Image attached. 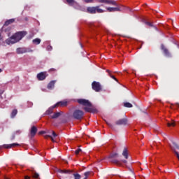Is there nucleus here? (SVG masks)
Here are the masks:
<instances>
[{"label":"nucleus","mask_w":179,"mask_h":179,"mask_svg":"<svg viewBox=\"0 0 179 179\" xmlns=\"http://www.w3.org/2000/svg\"><path fill=\"white\" fill-rule=\"evenodd\" d=\"M83 109L87 113H91L94 114L98 113V110L96 108H91V106H85Z\"/></svg>","instance_id":"9d476101"},{"label":"nucleus","mask_w":179,"mask_h":179,"mask_svg":"<svg viewBox=\"0 0 179 179\" xmlns=\"http://www.w3.org/2000/svg\"><path fill=\"white\" fill-rule=\"evenodd\" d=\"M15 135L14 136H13V137H12V138H11V140H13V139H15Z\"/></svg>","instance_id":"de8ad7c7"},{"label":"nucleus","mask_w":179,"mask_h":179,"mask_svg":"<svg viewBox=\"0 0 179 179\" xmlns=\"http://www.w3.org/2000/svg\"><path fill=\"white\" fill-rule=\"evenodd\" d=\"M106 72L108 73L109 76L113 78V80H115V81L118 82V80H117V78H115V76H112L111 73L112 71H110V70H106Z\"/></svg>","instance_id":"393cba45"},{"label":"nucleus","mask_w":179,"mask_h":179,"mask_svg":"<svg viewBox=\"0 0 179 179\" xmlns=\"http://www.w3.org/2000/svg\"><path fill=\"white\" fill-rule=\"evenodd\" d=\"M81 151H82V150L78 148L77 150H76L75 153H76V155H78Z\"/></svg>","instance_id":"f704fd0d"},{"label":"nucleus","mask_w":179,"mask_h":179,"mask_svg":"<svg viewBox=\"0 0 179 179\" xmlns=\"http://www.w3.org/2000/svg\"><path fill=\"white\" fill-rule=\"evenodd\" d=\"M52 133L54 138L57 136V134L55 131H52Z\"/></svg>","instance_id":"a19ab883"},{"label":"nucleus","mask_w":179,"mask_h":179,"mask_svg":"<svg viewBox=\"0 0 179 179\" xmlns=\"http://www.w3.org/2000/svg\"><path fill=\"white\" fill-rule=\"evenodd\" d=\"M123 163L126 164L127 162L126 160L122 161Z\"/></svg>","instance_id":"49530a36"},{"label":"nucleus","mask_w":179,"mask_h":179,"mask_svg":"<svg viewBox=\"0 0 179 179\" xmlns=\"http://www.w3.org/2000/svg\"><path fill=\"white\" fill-rule=\"evenodd\" d=\"M47 132L44 131H41L38 133V134L40 135H42V134H46Z\"/></svg>","instance_id":"79ce46f5"},{"label":"nucleus","mask_w":179,"mask_h":179,"mask_svg":"<svg viewBox=\"0 0 179 179\" xmlns=\"http://www.w3.org/2000/svg\"><path fill=\"white\" fill-rule=\"evenodd\" d=\"M41 39L38 38H36L35 39L33 40V43L36 44V45H39L41 43Z\"/></svg>","instance_id":"a878e982"},{"label":"nucleus","mask_w":179,"mask_h":179,"mask_svg":"<svg viewBox=\"0 0 179 179\" xmlns=\"http://www.w3.org/2000/svg\"><path fill=\"white\" fill-rule=\"evenodd\" d=\"M56 105H53V106H50V108L46 111V115H50L53 113V110L56 108Z\"/></svg>","instance_id":"a211bd4d"},{"label":"nucleus","mask_w":179,"mask_h":179,"mask_svg":"<svg viewBox=\"0 0 179 179\" xmlns=\"http://www.w3.org/2000/svg\"><path fill=\"white\" fill-rule=\"evenodd\" d=\"M176 105L178 106V107L179 108V103H176Z\"/></svg>","instance_id":"8fccbe9b"},{"label":"nucleus","mask_w":179,"mask_h":179,"mask_svg":"<svg viewBox=\"0 0 179 179\" xmlns=\"http://www.w3.org/2000/svg\"><path fill=\"white\" fill-rule=\"evenodd\" d=\"M58 172L60 173L71 174L72 173V171L59 169V170H58Z\"/></svg>","instance_id":"4be33fe9"},{"label":"nucleus","mask_w":179,"mask_h":179,"mask_svg":"<svg viewBox=\"0 0 179 179\" xmlns=\"http://www.w3.org/2000/svg\"><path fill=\"white\" fill-rule=\"evenodd\" d=\"M18 145H19V144H17V143H13V144H11V145H3V148H6V149H9V148H12L13 147L18 146Z\"/></svg>","instance_id":"aec40b11"},{"label":"nucleus","mask_w":179,"mask_h":179,"mask_svg":"<svg viewBox=\"0 0 179 179\" xmlns=\"http://www.w3.org/2000/svg\"><path fill=\"white\" fill-rule=\"evenodd\" d=\"M106 123L110 127V128H113V126L112 125V124H110V122L106 121Z\"/></svg>","instance_id":"e433bc0d"},{"label":"nucleus","mask_w":179,"mask_h":179,"mask_svg":"<svg viewBox=\"0 0 179 179\" xmlns=\"http://www.w3.org/2000/svg\"><path fill=\"white\" fill-rule=\"evenodd\" d=\"M2 72V70L0 69V73Z\"/></svg>","instance_id":"3c124183"},{"label":"nucleus","mask_w":179,"mask_h":179,"mask_svg":"<svg viewBox=\"0 0 179 179\" xmlns=\"http://www.w3.org/2000/svg\"><path fill=\"white\" fill-rule=\"evenodd\" d=\"M166 125H168V127H175L176 122L174 121H172L171 122H168V124H166Z\"/></svg>","instance_id":"cd10ccee"},{"label":"nucleus","mask_w":179,"mask_h":179,"mask_svg":"<svg viewBox=\"0 0 179 179\" xmlns=\"http://www.w3.org/2000/svg\"><path fill=\"white\" fill-rule=\"evenodd\" d=\"M145 24H146L147 25H148V26L151 27H153V24H152V22H145Z\"/></svg>","instance_id":"72a5a7b5"},{"label":"nucleus","mask_w":179,"mask_h":179,"mask_svg":"<svg viewBox=\"0 0 179 179\" xmlns=\"http://www.w3.org/2000/svg\"><path fill=\"white\" fill-rule=\"evenodd\" d=\"M48 76V74H47V73H45L43 71H41V73H38V74H37V79L39 81H43L45 80V79Z\"/></svg>","instance_id":"0eeeda50"},{"label":"nucleus","mask_w":179,"mask_h":179,"mask_svg":"<svg viewBox=\"0 0 179 179\" xmlns=\"http://www.w3.org/2000/svg\"><path fill=\"white\" fill-rule=\"evenodd\" d=\"M85 3H93L94 1L93 0H85Z\"/></svg>","instance_id":"c9c22d12"},{"label":"nucleus","mask_w":179,"mask_h":179,"mask_svg":"<svg viewBox=\"0 0 179 179\" xmlns=\"http://www.w3.org/2000/svg\"><path fill=\"white\" fill-rule=\"evenodd\" d=\"M5 179H9L8 178H5Z\"/></svg>","instance_id":"864d4df0"},{"label":"nucleus","mask_w":179,"mask_h":179,"mask_svg":"<svg viewBox=\"0 0 179 179\" xmlns=\"http://www.w3.org/2000/svg\"><path fill=\"white\" fill-rule=\"evenodd\" d=\"M55 106H56V107L59 106L62 107H66L68 106V102L67 101H60L59 102H57V103H55Z\"/></svg>","instance_id":"4468645a"},{"label":"nucleus","mask_w":179,"mask_h":179,"mask_svg":"<svg viewBox=\"0 0 179 179\" xmlns=\"http://www.w3.org/2000/svg\"><path fill=\"white\" fill-rule=\"evenodd\" d=\"M47 49L48 50H52V47L51 45H48Z\"/></svg>","instance_id":"ea45409f"},{"label":"nucleus","mask_w":179,"mask_h":179,"mask_svg":"<svg viewBox=\"0 0 179 179\" xmlns=\"http://www.w3.org/2000/svg\"><path fill=\"white\" fill-rule=\"evenodd\" d=\"M56 82H57V80H52V81H50L49 84H48L47 88L50 90H53Z\"/></svg>","instance_id":"ddd939ff"},{"label":"nucleus","mask_w":179,"mask_h":179,"mask_svg":"<svg viewBox=\"0 0 179 179\" xmlns=\"http://www.w3.org/2000/svg\"><path fill=\"white\" fill-rule=\"evenodd\" d=\"M99 3L118 6V3L115 1L113 0H99Z\"/></svg>","instance_id":"6e6552de"},{"label":"nucleus","mask_w":179,"mask_h":179,"mask_svg":"<svg viewBox=\"0 0 179 179\" xmlns=\"http://www.w3.org/2000/svg\"><path fill=\"white\" fill-rule=\"evenodd\" d=\"M47 133H48V134H50V131H48Z\"/></svg>","instance_id":"603ef678"},{"label":"nucleus","mask_w":179,"mask_h":179,"mask_svg":"<svg viewBox=\"0 0 179 179\" xmlns=\"http://www.w3.org/2000/svg\"><path fill=\"white\" fill-rule=\"evenodd\" d=\"M101 6H103V4H101Z\"/></svg>","instance_id":"5fc2aeb1"},{"label":"nucleus","mask_w":179,"mask_h":179,"mask_svg":"<svg viewBox=\"0 0 179 179\" xmlns=\"http://www.w3.org/2000/svg\"><path fill=\"white\" fill-rule=\"evenodd\" d=\"M66 2L70 5V6H73L76 3L75 0H66Z\"/></svg>","instance_id":"bb28decb"},{"label":"nucleus","mask_w":179,"mask_h":179,"mask_svg":"<svg viewBox=\"0 0 179 179\" xmlns=\"http://www.w3.org/2000/svg\"><path fill=\"white\" fill-rule=\"evenodd\" d=\"M27 35V31H21L14 34L12 36L6 40V43L8 45H13L22 39Z\"/></svg>","instance_id":"f257e3e1"},{"label":"nucleus","mask_w":179,"mask_h":179,"mask_svg":"<svg viewBox=\"0 0 179 179\" xmlns=\"http://www.w3.org/2000/svg\"><path fill=\"white\" fill-rule=\"evenodd\" d=\"M174 153H175V155H176V157H177V159H178V161H179V153H178V152H176V151H175Z\"/></svg>","instance_id":"4c0bfd02"},{"label":"nucleus","mask_w":179,"mask_h":179,"mask_svg":"<svg viewBox=\"0 0 179 179\" xmlns=\"http://www.w3.org/2000/svg\"><path fill=\"white\" fill-rule=\"evenodd\" d=\"M34 178H36V179H40L39 178V175L37 173H35L34 174V176H33Z\"/></svg>","instance_id":"2f4dec72"},{"label":"nucleus","mask_w":179,"mask_h":179,"mask_svg":"<svg viewBox=\"0 0 179 179\" xmlns=\"http://www.w3.org/2000/svg\"><path fill=\"white\" fill-rule=\"evenodd\" d=\"M0 37H1V34H0Z\"/></svg>","instance_id":"6e6d98bb"},{"label":"nucleus","mask_w":179,"mask_h":179,"mask_svg":"<svg viewBox=\"0 0 179 179\" xmlns=\"http://www.w3.org/2000/svg\"><path fill=\"white\" fill-rule=\"evenodd\" d=\"M3 93V91H0V94H2Z\"/></svg>","instance_id":"09e8293b"},{"label":"nucleus","mask_w":179,"mask_h":179,"mask_svg":"<svg viewBox=\"0 0 179 179\" xmlns=\"http://www.w3.org/2000/svg\"><path fill=\"white\" fill-rule=\"evenodd\" d=\"M161 50H162L165 57H171V53H170L169 49L163 43L161 45Z\"/></svg>","instance_id":"423d86ee"},{"label":"nucleus","mask_w":179,"mask_h":179,"mask_svg":"<svg viewBox=\"0 0 179 179\" xmlns=\"http://www.w3.org/2000/svg\"><path fill=\"white\" fill-rule=\"evenodd\" d=\"M17 113V110H13L12 113H11V117L14 118L16 116Z\"/></svg>","instance_id":"c85d7f7f"},{"label":"nucleus","mask_w":179,"mask_h":179,"mask_svg":"<svg viewBox=\"0 0 179 179\" xmlns=\"http://www.w3.org/2000/svg\"><path fill=\"white\" fill-rule=\"evenodd\" d=\"M78 103L83 106L85 107H92V104L91 103V102H90V101H88V99H78Z\"/></svg>","instance_id":"39448f33"},{"label":"nucleus","mask_w":179,"mask_h":179,"mask_svg":"<svg viewBox=\"0 0 179 179\" xmlns=\"http://www.w3.org/2000/svg\"><path fill=\"white\" fill-rule=\"evenodd\" d=\"M27 50L24 48H17V54H24L27 53Z\"/></svg>","instance_id":"2eb2a0df"},{"label":"nucleus","mask_w":179,"mask_h":179,"mask_svg":"<svg viewBox=\"0 0 179 179\" xmlns=\"http://www.w3.org/2000/svg\"><path fill=\"white\" fill-rule=\"evenodd\" d=\"M119 157V155L117 153L111 154L109 157V161L113 164H119L120 162L116 159Z\"/></svg>","instance_id":"20e7f679"},{"label":"nucleus","mask_w":179,"mask_h":179,"mask_svg":"<svg viewBox=\"0 0 179 179\" xmlns=\"http://www.w3.org/2000/svg\"><path fill=\"white\" fill-rule=\"evenodd\" d=\"M130 175H131V176H134V173L131 171V173H130Z\"/></svg>","instance_id":"a18cd8bd"},{"label":"nucleus","mask_w":179,"mask_h":179,"mask_svg":"<svg viewBox=\"0 0 179 179\" xmlns=\"http://www.w3.org/2000/svg\"><path fill=\"white\" fill-rule=\"evenodd\" d=\"M21 134V131L18 130L15 133V135H17V134Z\"/></svg>","instance_id":"37998d69"},{"label":"nucleus","mask_w":179,"mask_h":179,"mask_svg":"<svg viewBox=\"0 0 179 179\" xmlns=\"http://www.w3.org/2000/svg\"><path fill=\"white\" fill-rule=\"evenodd\" d=\"M15 22V18H12V19H9V20H7L6 22H5V24H4V27L5 26H8L13 23Z\"/></svg>","instance_id":"f3484780"},{"label":"nucleus","mask_w":179,"mask_h":179,"mask_svg":"<svg viewBox=\"0 0 179 179\" xmlns=\"http://www.w3.org/2000/svg\"><path fill=\"white\" fill-rule=\"evenodd\" d=\"M73 176H74V179H81V176L78 173H74Z\"/></svg>","instance_id":"c756f323"},{"label":"nucleus","mask_w":179,"mask_h":179,"mask_svg":"<svg viewBox=\"0 0 179 179\" xmlns=\"http://www.w3.org/2000/svg\"><path fill=\"white\" fill-rule=\"evenodd\" d=\"M30 178H31V177L27 176L24 177V179H30Z\"/></svg>","instance_id":"c03bdc74"},{"label":"nucleus","mask_w":179,"mask_h":179,"mask_svg":"<svg viewBox=\"0 0 179 179\" xmlns=\"http://www.w3.org/2000/svg\"><path fill=\"white\" fill-rule=\"evenodd\" d=\"M37 131H38V129L35 126L32 127L31 129V131H30L31 136L32 137H34L36 134V132H37Z\"/></svg>","instance_id":"dca6fc26"},{"label":"nucleus","mask_w":179,"mask_h":179,"mask_svg":"<svg viewBox=\"0 0 179 179\" xmlns=\"http://www.w3.org/2000/svg\"><path fill=\"white\" fill-rule=\"evenodd\" d=\"M128 123V120L127 118H123L117 120L115 124L117 126H126Z\"/></svg>","instance_id":"1a4fd4ad"},{"label":"nucleus","mask_w":179,"mask_h":179,"mask_svg":"<svg viewBox=\"0 0 179 179\" xmlns=\"http://www.w3.org/2000/svg\"><path fill=\"white\" fill-rule=\"evenodd\" d=\"M62 113L61 112L55 113L52 116H51L52 119H57L61 116Z\"/></svg>","instance_id":"5701e85b"},{"label":"nucleus","mask_w":179,"mask_h":179,"mask_svg":"<svg viewBox=\"0 0 179 179\" xmlns=\"http://www.w3.org/2000/svg\"><path fill=\"white\" fill-rule=\"evenodd\" d=\"M92 90H94L96 92H99L102 90V87L100 84V83H98L97 81H93L92 84Z\"/></svg>","instance_id":"7ed1b4c3"},{"label":"nucleus","mask_w":179,"mask_h":179,"mask_svg":"<svg viewBox=\"0 0 179 179\" xmlns=\"http://www.w3.org/2000/svg\"><path fill=\"white\" fill-rule=\"evenodd\" d=\"M123 106L127 108H131L133 107L132 103H130L129 102H124V103H123Z\"/></svg>","instance_id":"b1692460"},{"label":"nucleus","mask_w":179,"mask_h":179,"mask_svg":"<svg viewBox=\"0 0 179 179\" xmlns=\"http://www.w3.org/2000/svg\"><path fill=\"white\" fill-rule=\"evenodd\" d=\"M84 112L80 110H76L73 113V117L77 120H81L84 117Z\"/></svg>","instance_id":"f03ea898"},{"label":"nucleus","mask_w":179,"mask_h":179,"mask_svg":"<svg viewBox=\"0 0 179 179\" xmlns=\"http://www.w3.org/2000/svg\"><path fill=\"white\" fill-rule=\"evenodd\" d=\"M107 10L108 12H115L121 10L120 4H117V7H108Z\"/></svg>","instance_id":"9b49d317"},{"label":"nucleus","mask_w":179,"mask_h":179,"mask_svg":"<svg viewBox=\"0 0 179 179\" xmlns=\"http://www.w3.org/2000/svg\"><path fill=\"white\" fill-rule=\"evenodd\" d=\"M105 12V10L100 8V6H96V13H103Z\"/></svg>","instance_id":"412c9836"},{"label":"nucleus","mask_w":179,"mask_h":179,"mask_svg":"<svg viewBox=\"0 0 179 179\" xmlns=\"http://www.w3.org/2000/svg\"><path fill=\"white\" fill-rule=\"evenodd\" d=\"M55 71H57L56 69H50L49 70V72H55Z\"/></svg>","instance_id":"58836bf2"},{"label":"nucleus","mask_w":179,"mask_h":179,"mask_svg":"<svg viewBox=\"0 0 179 179\" xmlns=\"http://www.w3.org/2000/svg\"><path fill=\"white\" fill-rule=\"evenodd\" d=\"M45 138H50L52 142H55V141L54 140V138H53L52 137V136H50V135H46V136H45Z\"/></svg>","instance_id":"7c9ffc66"},{"label":"nucleus","mask_w":179,"mask_h":179,"mask_svg":"<svg viewBox=\"0 0 179 179\" xmlns=\"http://www.w3.org/2000/svg\"><path fill=\"white\" fill-rule=\"evenodd\" d=\"M90 172H86V173H85V178H84V179H87V178H88V176H90Z\"/></svg>","instance_id":"473e14b6"},{"label":"nucleus","mask_w":179,"mask_h":179,"mask_svg":"<svg viewBox=\"0 0 179 179\" xmlns=\"http://www.w3.org/2000/svg\"><path fill=\"white\" fill-rule=\"evenodd\" d=\"M87 12L90 14H96V6H89L87 8Z\"/></svg>","instance_id":"f8f14e48"},{"label":"nucleus","mask_w":179,"mask_h":179,"mask_svg":"<svg viewBox=\"0 0 179 179\" xmlns=\"http://www.w3.org/2000/svg\"><path fill=\"white\" fill-rule=\"evenodd\" d=\"M122 155L124 157V159H128L129 155H128V150L127 148H124V149L123 150V153H122Z\"/></svg>","instance_id":"6ab92c4d"}]
</instances>
